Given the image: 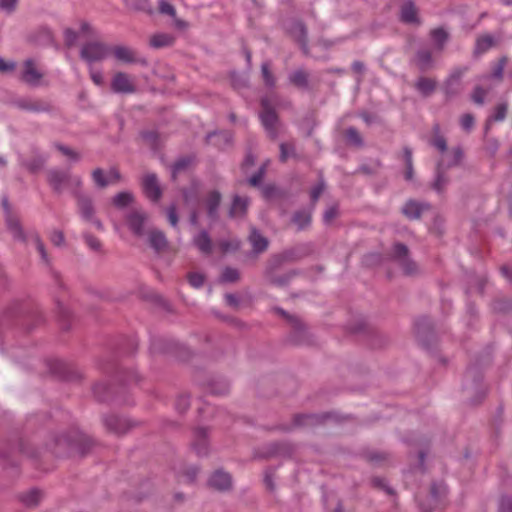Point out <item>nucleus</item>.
<instances>
[{
	"label": "nucleus",
	"instance_id": "obj_7",
	"mask_svg": "<svg viewBox=\"0 0 512 512\" xmlns=\"http://www.w3.org/2000/svg\"><path fill=\"white\" fill-rule=\"evenodd\" d=\"M394 257L400 262L404 272L408 275H412L417 271V265L408 259V249L403 244H396L393 250Z\"/></svg>",
	"mask_w": 512,
	"mask_h": 512
},
{
	"label": "nucleus",
	"instance_id": "obj_9",
	"mask_svg": "<svg viewBox=\"0 0 512 512\" xmlns=\"http://www.w3.org/2000/svg\"><path fill=\"white\" fill-rule=\"evenodd\" d=\"M70 173L67 171L50 170L48 173L49 184L57 192L66 190L67 181H69Z\"/></svg>",
	"mask_w": 512,
	"mask_h": 512
},
{
	"label": "nucleus",
	"instance_id": "obj_26",
	"mask_svg": "<svg viewBox=\"0 0 512 512\" xmlns=\"http://www.w3.org/2000/svg\"><path fill=\"white\" fill-rule=\"evenodd\" d=\"M195 436L196 441L193 446L196 453L200 456L205 455L207 453L206 430L198 429Z\"/></svg>",
	"mask_w": 512,
	"mask_h": 512
},
{
	"label": "nucleus",
	"instance_id": "obj_43",
	"mask_svg": "<svg viewBox=\"0 0 512 512\" xmlns=\"http://www.w3.org/2000/svg\"><path fill=\"white\" fill-rule=\"evenodd\" d=\"M184 200L185 202L190 205L192 208H194V205L197 202L198 198V190L196 186H193L190 191L184 192Z\"/></svg>",
	"mask_w": 512,
	"mask_h": 512
},
{
	"label": "nucleus",
	"instance_id": "obj_37",
	"mask_svg": "<svg viewBox=\"0 0 512 512\" xmlns=\"http://www.w3.org/2000/svg\"><path fill=\"white\" fill-rule=\"evenodd\" d=\"M446 494V487L444 484H434L431 487V499L435 506L439 503L440 499Z\"/></svg>",
	"mask_w": 512,
	"mask_h": 512
},
{
	"label": "nucleus",
	"instance_id": "obj_45",
	"mask_svg": "<svg viewBox=\"0 0 512 512\" xmlns=\"http://www.w3.org/2000/svg\"><path fill=\"white\" fill-rule=\"evenodd\" d=\"M294 154V147L292 144L282 143L280 145V160L286 161L290 156Z\"/></svg>",
	"mask_w": 512,
	"mask_h": 512
},
{
	"label": "nucleus",
	"instance_id": "obj_24",
	"mask_svg": "<svg viewBox=\"0 0 512 512\" xmlns=\"http://www.w3.org/2000/svg\"><path fill=\"white\" fill-rule=\"evenodd\" d=\"M415 61L421 69H428L432 65V51L429 48H421L417 52Z\"/></svg>",
	"mask_w": 512,
	"mask_h": 512
},
{
	"label": "nucleus",
	"instance_id": "obj_33",
	"mask_svg": "<svg viewBox=\"0 0 512 512\" xmlns=\"http://www.w3.org/2000/svg\"><path fill=\"white\" fill-rule=\"evenodd\" d=\"M133 195L129 192H120L113 198V204L116 207L123 208L132 203Z\"/></svg>",
	"mask_w": 512,
	"mask_h": 512
},
{
	"label": "nucleus",
	"instance_id": "obj_48",
	"mask_svg": "<svg viewBox=\"0 0 512 512\" xmlns=\"http://www.w3.org/2000/svg\"><path fill=\"white\" fill-rule=\"evenodd\" d=\"M346 138L349 142H351L354 145H360L361 144V137L358 133V131L354 128H349L346 131Z\"/></svg>",
	"mask_w": 512,
	"mask_h": 512
},
{
	"label": "nucleus",
	"instance_id": "obj_18",
	"mask_svg": "<svg viewBox=\"0 0 512 512\" xmlns=\"http://www.w3.org/2000/svg\"><path fill=\"white\" fill-rule=\"evenodd\" d=\"M493 84L480 82L473 90L471 98L475 104L483 105L485 102V97L489 93L491 89H493Z\"/></svg>",
	"mask_w": 512,
	"mask_h": 512
},
{
	"label": "nucleus",
	"instance_id": "obj_10",
	"mask_svg": "<svg viewBox=\"0 0 512 512\" xmlns=\"http://www.w3.org/2000/svg\"><path fill=\"white\" fill-rule=\"evenodd\" d=\"M158 9L161 14L168 15L173 19V25L179 30H185L188 23L176 17V10L174 6L167 0H159Z\"/></svg>",
	"mask_w": 512,
	"mask_h": 512
},
{
	"label": "nucleus",
	"instance_id": "obj_15",
	"mask_svg": "<svg viewBox=\"0 0 512 512\" xmlns=\"http://www.w3.org/2000/svg\"><path fill=\"white\" fill-rule=\"evenodd\" d=\"M210 486L218 490H226L231 485V477L228 473L223 471H216L209 480Z\"/></svg>",
	"mask_w": 512,
	"mask_h": 512
},
{
	"label": "nucleus",
	"instance_id": "obj_47",
	"mask_svg": "<svg viewBox=\"0 0 512 512\" xmlns=\"http://www.w3.org/2000/svg\"><path fill=\"white\" fill-rule=\"evenodd\" d=\"M69 178L70 179H69V181H67V184H66V190L69 189L72 191H76L77 189H79L81 187L82 180L79 176L70 174Z\"/></svg>",
	"mask_w": 512,
	"mask_h": 512
},
{
	"label": "nucleus",
	"instance_id": "obj_5",
	"mask_svg": "<svg viewBox=\"0 0 512 512\" xmlns=\"http://www.w3.org/2000/svg\"><path fill=\"white\" fill-rule=\"evenodd\" d=\"M111 89L115 93L131 94L136 91V85L134 79L128 74L118 72L112 78Z\"/></svg>",
	"mask_w": 512,
	"mask_h": 512
},
{
	"label": "nucleus",
	"instance_id": "obj_31",
	"mask_svg": "<svg viewBox=\"0 0 512 512\" xmlns=\"http://www.w3.org/2000/svg\"><path fill=\"white\" fill-rule=\"evenodd\" d=\"M221 196L218 192L212 191L206 200V206L208 209V214L211 218L216 216L217 208L220 204Z\"/></svg>",
	"mask_w": 512,
	"mask_h": 512
},
{
	"label": "nucleus",
	"instance_id": "obj_13",
	"mask_svg": "<svg viewBox=\"0 0 512 512\" xmlns=\"http://www.w3.org/2000/svg\"><path fill=\"white\" fill-rule=\"evenodd\" d=\"M105 425L116 434H123L129 428V423L126 419L114 415L105 418Z\"/></svg>",
	"mask_w": 512,
	"mask_h": 512
},
{
	"label": "nucleus",
	"instance_id": "obj_29",
	"mask_svg": "<svg viewBox=\"0 0 512 512\" xmlns=\"http://www.w3.org/2000/svg\"><path fill=\"white\" fill-rule=\"evenodd\" d=\"M27 241L29 243H31L35 247V249L40 254V257H41L42 261L44 263L48 264L49 263V258H48V255H47V252L45 250L44 244L41 241L40 237L36 233H33V234H31L27 238Z\"/></svg>",
	"mask_w": 512,
	"mask_h": 512
},
{
	"label": "nucleus",
	"instance_id": "obj_39",
	"mask_svg": "<svg viewBox=\"0 0 512 512\" xmlns=\"http://www.w3.org/2000/svg\"><path fill=\"white\" fill-rule=\"evenodd\" d=\"M405 162H406V171H405V179L407 181H411L413 179V167H412V152L410 149H404Z\"/></svg>",
	"mask_w": 512,
	"mask_h": 512
},
{
	"label": "nucleus",
	"instance_id": "obj_54",
	"mask_svg": "<svg viewBox=\"0 0 512 512\" xmlns=\"http://www.w3.org/2000/svg\"><path fill=\"white\" fill-rule=\"evenodd\" d=\"M50 240L55 246H61L64 244V235L59 230H54L50 235Z\"/></svg>",
	"mask_w": 512,
	"mask_h": 512
},
{
	"label": "nucleus",
	"instance_id": "obj_59",
	"mask_svg": "<svg viewBox=\"0 0 512 512\" xmlns=\"http://www.w3.org/2000/svg\"><path fill=\"white\" fill-rule=\"evenodd\" d=\"M264 172H265V167H262L257 174L250 177V179H249L250 185H252V186L259 185L260 182L262 181Z\"/></svg>",
	"mask_w": 512,
	"mask_h": 512
},
{
	"label": "nucleus",
	"instance_id": "obj_4",
	"mask_svg": "<svg viewBox=\"0 0 512 512\" xmlns=\"http://www.w3.org/2000/svg\"><path fill=\"white\" fill-rule=\"evenodd\" d=\"M92 180L97 188L103 189L109 185L118 183L120 181V174L114 168H111L108 171L97 168L92 172Z\"/></svg>",
	"mask_w": 512,
	"mask_h": 512
},
{
	"label": "nucleus",
	"instance_id": "obj_14",
	"mask_svg": "<svg viewBox=\"0 0 512 512\" xmlns=\"http://www.w3.org/2000/svg\"><path fill=\"white\" fill-rule=\"evenodd\" d=\"M3 206L6 211V223H7L8 229L11 231L14 238L22 239L23 232L20 227V223L16 217H14L10 214L7 200L3 201Z\"/></svg>",
	"mask_w": 512,
	"mask_h": 512
},
{
	"label": "nucleus",
	"instance_id": "obj_55",
	"mask_svg": "<svg viewBox=\"0 0 512 512\" xmlns=\"http://www.w3.org/2000/svg\"><path fill=\"white\" fill-rule=\"evenodd\" d=\"M85 241H86V244H87V245H88L92 250L97 251V250H99V249H100V247H101L100 241H99L96 237H94V236H92V235H88V234H86V235H85Z\"/></svg>",
	"mask_w": 512,
	"mask_h": 512
},
{
	"label": "nucleus",
	"instance_id": "obj_34",
	"mask_svg": "<svg viewBox=\"0 0 512 512\" xmlns=\"http://www.w3.org/2000/svg\"><path fill=\"white\" fill-rule=\"evenodd\" d=\"M41 496H42V494L39 490L33 489V490H30L29 492L25 493L21 499L25 505L34 506V505L38 504V502L41 499Z\"/></svg>",
	"mask_w": 512,
	"mask_h": 512
},
{
	"label": "nucleus",
	"instance_id": "obj_36",
	"mask_svg": "<svg viewBox=\"0 0 512 512\" xmlns=\"http://www.w3.org/2000/svg\"><path fill=\"white\" fill-rule=\"evenodd\" d=\"M416 86L419 91H421L425 95H428L434 90L435 82L430 78H420Z\"/></svg>",
	"mask_w": 512,
	"mask_h": 512
},
{
	"label": "nucleus",
	"instance_id": "obj_21",
	"mask_svg": "<svg viewBox=\"0 0 512 512\" xmlns=\"http://www.w3.org/2000/svg\"><path fill=\"white\" fill-rule=\"evenodd\" d=\"M148 239L151 247H153L157 251H161L166 248L167 246V240L165 235L155 229H151L148 232Z\"/></svg>",
	"mask_w": 512,
	"mask_h": 512
},
{
	"label": "nucleus",
	"instance_id": "obj_2",
	"mask_svg": "<svg viewBox=\"0 0 512 512\" xmlns=\"http://www.w3.org/2000/svg\"><path fill=\"white\" fill-rule=\"evenodd\" d=\"M110 54V47L102 42L92 41L84 44L80 51L81 58L91 66L102 61Z\"/></svg>",
	"mask_w": 512,
	"mask_h": 512
},
{
	"label": "nucleus",
	"instance_id": "obj_50",
	"mask_svg": "<svg viewBox=\"0 0 512 512\" xmlns=\"http://www.w3.org/2000/svg\"><path fill=\"white\" fill-rule=\"evenodd\" d=\"M90 77H91V80L98 86H101L103 85L104 83V78H103V74L100 70H96L94 68H92L90 66Z\"/></svg>",
	"mask_w": 512,
	"mask_h": 512
},
{
	"label": "nucleus",
	"instance_id": "obj_1",
	"mask_svg": "<svg viewBox=\"0 0 512 512\" xmlns=\"http://www.w3.org/2000/svg\"><path fill=\"white\" fill-rule=\"evenodd\" d=\"M429 144L437 149L441 154V158L437 165L436 179L433 183V189L438 193H441L444 191L448 183V179L444 175L445 166L450 167L457 165L460 162L463 153L462 150L458 147L448 151L447 141L441 132V127L439 124L433 125L431 136L429 138Z\"/></svg>",
	"mask_w": 512,
	"mask_h": 512
},
{
	"label": "nucleus",
	"instance_id": "obj_27",
	"mask_svg": "<svg viewBox=\"0 0 512 512\" xmlns=\"http://www.w3.org/2000/svg\"><path fill=\"white\" fill-rule=\"evenodd\" d=\"M423 209L424 206L422 204L415 201H408L402 211L408 218L416 219L421 215Z\"/></svg>",
	"mask_w": 512,
	"mask_h": 512
},
{
	"label": "nucleus",
	"instance_id": "obj_40",
	"mask_svg": "<svg viewBox=\"0 0 512 512\" xmlns=\"http://www.w3.org/2000/svg\"><path fill=\"white\" fill-rule=\"evenodd\" d=\"M221 279L224 282H236L239 279V272L237 269L227 267L224 269Z\"/></svg>",
	"mask_w": 512,
	"mask_h": 512
},
{
	"label": "nucleus",
	"instance_id": "obj_28",
	"mask_svg": "<svg viewBox=\"0 0 512 512\" xmlns=\"http://www.w3.org/2000/svg\"><path fill=\"white\" fill-rule=\"evenodd\" d=\"M290 33L292 36L303 46L305 47L306 44V29L304 25L299 22L295 21L292 23L291 27L289 28Z\"/></svg>",
	"mask_w": 512,
	"mask_h": 512
},
{
	"label": "nucleus",
	"instance_id": "obj_49",
	"mask_svg": "<svg viewBox=\"0 0 512 512\" xmlns=\"http://www.w3.org/2000/svg\"><path fill=\"white\" fill-rule=\"evenodd\" d=\"M188 281L191 286H193L195 288H199L204 283V276L199 273H191L188 276Z\"/></svg>",
	"mask_w": 512,
	"mask_h": 512
},
{
	"label": "nucleus",
	"instance_id": "obj_16",
	"mask_svg": "<svg viewBox=\"0 0 512 512\" xmlns=\"http://www.w3.org/2000/svg\"><path fill=\"white\" fill-rule=\"evenodd\" d=\"M110 53H112L117 60L124 63H132L135 61L134 51L127 46H114L110 48Z\"/></svg>",
	"mask_w": 512,
	"mask_h": 512
},
{
	"label": "nucleus",
	"instance_id": "obj_38",
	"mask_svg": "<svg viewBox=\"0 0 512 512\" xmlns=\"http://www.w3.org/2000/svg\"><path fill=\"white\" fill-rule=\"evenodd\" d=\"M310 214L306 211H300L295 213L293 222L300 228L303 229L310 223Z\"/></svg>",
	"mask_w": 512,
	"mask_h": 512
},
{
	"label": "nucleus",
	"instance_id": "obj_52",
	"mask_svg": "<svg viewBox=\"0 0 512 512\" xmlns=\"http://www.w3.org/2000/svg\"><path fill=\"white\" fill-rule=\"evenodd\" d=\"M56 148H57L60 152H62L64 155H66L67 157H69V158H71V159H73V160H75V161H77V160H79V159H80L79 154H78L77 152H75V151L71 150V149H70V148H68V147H65V146H63V145L58 144V145H56Z\"/></svg>",
	"mask_w": 512,
	"mask_h": 512
},
{
	"label": "nucleus",
	"instance_id": "obj_41",
	"mask_svg": "<svg viewBox=\"0 0 512 512\" xmlns=\"http://www.w3.org/2000/svg\"><path fill=\"white\" fill-rule=\"evenodd\" d=\"M474 123H475V119H474L473 115L470 113L464 114L460 118V126L466 132L471 131V129L474 126Z\"/></svg>",
	"mask_w": 512,
	"mask_h": 512
},
{
	"label": "nucleus",
	"instance_id": "obj_19",
	"mask_svg": "<svg viewBox=\"0 0 512 512\" xmlns=\"http://www.w3.org/2000/svg\"><path fill=\"white\" fill-rule=\"evenodd\" d=\"M508 111V104L503 102L498 104L494 110L493 113L488 117L486 124H485V130L486 132L490 129L492 122H500L503 121L506 118Z\"/></svg>",
	"mask_w": 512,
	"mask_h": 512
},
{
	"label": "nucleus",
	"instance_id": "obj_3",
	"mask_svg": "<svg viewBox=\"0 0 512 512\" xmlns=\"http://www.w3.org/2000/svg\"><path fill=\"white\" fill-rule=\"evenodd\" d=\"M261 106V122L265 127L266 131L269 133V135L274 138L276 136V128L278 123V117L276 115L274 107L271 105L269 99L267 98L262 99Z\"/></svg>",
	"mask_w": 512,
	"mask_h": 512
},
{
	"label": "nucleus",
	"instance_id": "obj_60",
	"mask_svg": "<svg viewBox=\"0 0 512 512\" xmlns=\"http://www.w3.org/2000/svg\"><path fill=\"white\" fill-rule=\"evenodd\" d=\"M168 221L173 227L177 225L178 217L175 206H171L168 210Z\"/></svg>",
	"mask_w": 512,
	"mask_h": 512
},
{
	"label": "nucleus",
	"instance_id": "obj_63",
	"mask_svg": "<svg viewBox=\"0 0 512 512\" xmlns=\"http://www.w3.org/2000/svg\"><path fill=\"white\" fill-rule=\"evenodd\" d=\"M336 214H337V210H336V208H335V207H331V208H329V209L325 212V214H324V219H325V221H326V222H330V221H332V220L335 218Z\"/></svg>",
	"mask_w": 512,
	"mask_h": 512
},
{
	"label": "nucleus",
	"instance_id": "obj_20",
	"mask_svg": "<svg viewBox=\"0 0 512 512\" xmlns=\"http://www.w3.org/2000/svg\"><path fill=\"white\" fill-rule=\"evenodd\" d=\"M249 242L255 253H261L268 247V240L262 236L256 229H252L249 235Z\"/></svg>",
	"mask_w": 512,
	"mask_h": 512
},
{
	"label": "nucleus",
	"instance_id": "obj_53",
	"mask_svg": "<svg viewBox=\"0 0 512 512\" xmlns=\"http://www.w3.org/2000/svg\"><path fill=\"white\" fill-rule=\"evenodd\" d=\"M126 7L133 10L143 9L146 3V0H123Z\"/></svg>",
	"mask_w": 512,
	"mask_h": 512
},
{
	"label": "nucleus",
	"instance_id": "obj_22",
	"mask_svg": "<svg viewBox=\"0 0 512 512\" xmlns=\"http://www.w3.org/2000/svg\"><path fill=\"white\" fill-rule=\"evenodd\" d=\"M248 207V199L245 197L235 196L230 209V216L233 218L241 217L245 214Z\"/></svg>",
	"mask_w": 512,
	"mask_h": 512
},
{
	"label": "nucleus",
	"instance_id": "obj_11",
	"mask_svg": "<svg viewBox=\"0 0 512 512\" xmlns=\"http://www.w3.org/2000/svg\"><path fill=\"white\" fill-rule=\"evenodd\" d=\"M143 190L146 196L153 201H157L160 198L161 190L154 174H148L144 177Z\"/></svg>",
	"mask_w": 512,
	"mask_h": 512
},
{
	"label": "nucleus",
	"instance_id": "obj_42",
	"mask_svg": "<svg viewBox=\"0 0 512 512\" xmlns=\"http://www.w3.org/2000/svg\"><path fill=\"white\" fill-rule=\"evenodd\" d=\"M291 274H285L283 276H274L272 273H268L267 277L270 283L276 286H283L288 283L291 278Z\"/></svg>",
	"mask_w": 512,
	"mask_h": 512
},
{
	"label": "nucleus",
	"instance_id": "obj_30",
	"mask_svg": "<svg viewBox=\"0 0 512 512\" xmlns=\"http://www.w3.org/2000/svg\"><path fill=\"white\" fill-rule=\"evenodd\" d=\"M496 44L495 39L491 35L479 37L476 42L475 53L482 54Z\"/></svg>",
	"mask_w": 512,
	"mask_h": 512
},
{
	"label": "nucleus",
	"instance_id": "obj_57",
	"mask_svg": "<svg viewBox=\"0 0 512 512\" xmlns=\"http://www.w3.org/2000/svg\"><path fill=\"white\" fill-rule=\"evenodd\" d=\"M15 63L12 61H5L4 59L0 58V72H10L15 69Z\"/></svg>",
	"mask_w": 512,
	"mask_h": 512
},
{
	"label": "nucleus",
	"instance_id": "obj_6",
	"mask_svg": "<svg viewBox=\"0 0 512 512\" xmlns=\"http://www.w3.org/2000/svg\"><path fill=\"white\" fill-rule=\"evenodd\" d=\"M507 63V58L502 57L498 61L494 62L491 66V72L489 74L482 75L478 78L479 82H487L493 84L495 87L502 81L504 68Z\"/></svg>",
	"mask_w": 512,
	"mask_h": 512
},
{
	"label": "nucleus",
	"instance_id": "obj_25",
	"mask_svg": "<svg viewBox=\"0 0 512 512\" xmlns=\"http://www.w3.org/2000/svg\"><path fill=\"white\" fill-rule=\"evenodd\" d=\"M431 39L434 44V49L440 52L443 49L444 43L448 38V34L442 28H437L431 31Z\"/></svg>",
	"mask_w": 512,
	"mask_h": 512
},
{
	"label": "nucleus",
	"instance_id": "obj_64",
	"mask_svg": "<svg viewBox=\"0 0 512 512\" xmlns=\"http://www.w3.org/2000/svg\"><path fill=\"white\" fill-rule=\"evenodd\" d=\"M501 273L503 274V276L509 280L510 282H512V268L508 267V266H503L501 268Z\"/></svg>",
	"mask_w": 512,
	"mask_h": 512
},
{
	"label": "nucleus",
	"instance_id": "obj_51",
	"mask_svg": "<svg viewBox=\"0 0 512 512\" xmlns=\"http://www.w3.org/2000/svg\"><path fill=\"white\" fill-rule=\"evenodd\" d=\"M262 75H263V78H264V81L265 83L268 85V86H273L274 85V78L269 70V64L268 63H263L262 64Z\"/></svg>",
	"mask_w": 512,
	"mask_h": 512
},
{
	"label": "nucleus",
	"instance_id": "obj_35",
	"mask_svg": "<svg viewBox=\"0 0 512 512\" xmlns=\"http://www.w3.org/2000/svg\"><path fill=\"white\" fill-rule=\"evenodd\" d=\"M78 206L82 217L86 220H91L93 216V206L91 201L88 199H80Z\"/></svg>",
	"mask_w": 512,
	"mask_h": 512
},
{
	"label": "nucleus",
	"instance_id": "obj_62",
	"mask_svg": "<svg viewBox=\"0 0 512 512\" xmlns=\"http://www.w3.org/2000/svg\"><path fill=\"white\" fill-rule=\"evenodd\" d=\"M324 187H323V184H319L317 185L316 187H314L311 191V198L313 201H316L319 196L321 195L322 191H323Z\"/></svg>",
	"mask_w": 512,
	"mask_h": 512
},
{
	"label": "nucleus",
	"instance_id": "obj_44",
	"mask_svg": "<svg viewBox=\"0 0 512 512\" xmlns=\"http://www.w3.org/2000/svg\"><path fill=\"white\" fill-rule=\"evenodd\" d=\"M64 40L67 46L72 47L78 40V33L68 28L64 31Z\"/></svg>",
	"mask_w": 512,
	"mask_h": 512
},
{
	"label": "nucleus",
	"instance_id": "obj_12",
	"mask_svg": "<svg viewBox=\"0 0 512 512\" xmlns=\"http://www.w3.org/2000/svg\"><path fill=\"white\" fill-rule=\"evenodd\" d=\"M42 78V74L38 71L33 60H26L22 72V79L29 84H37Z\"/></svg>",
	"mask_w": 512,
	"mask_h": 512
},
{
	"label": "nucleus",
	"instance_id": "obj_23",
	"mask_svg": "<svg viewBox=\"0 0 512 512\" xmlns=\"http://www.w3.org/2000/svg\"><path fill=\"white\" fill-rule=\"evenodd\" d=\"M401 19L406 23L417 22V10L411 1H407L402 5Z\"/></svg>",
	"mask_w": 512,
	"mask_h": 512
},
{
	"label": "nucleus",
	"instance_id": "obj_58",
	"mask_svg": "<svg viewBox=\"0 0 512 512\" xmlns=\"http://www.w3.org/2000/svg\"><path fill=\"white\" fill-rule=\"evenodd\" d=\"M189 397L188 396H181L178 398L177 402H176V408L180 411V412H183L185 411L188 407H189Z\"/></svg>",
	"mask_w": 512,
	"mask_h": 512
},
{
	"label": "nucleus",
	"instance_id": "obj_17",
	"mask_svg": "<svg viewBox=\"0 0 512 512\" xmlns=\"http://www.w3.org/2000/svg\"><path fill=\"white\" fill-rule=\"evenodd\" d=\"M175 41V37L169 33H156L150 37L149 43L153 48H163L171 46Z\"/></svg>",
	"mask_w": 512,
	"mask_h": 512
},
{
	"label": "nucleus",
	"instance_id": "obj_46",
	"mask_svg": "<svg viewBox=\"0 0 512 512\" xmlns=\"http://www.w3.org/2000/svg\"><path fill=\"white\" fill-rule=\"evenodd\" d=\"M190 163L188 158L179 159L172 168V176L175 178L177 174L181 173Z\"/></svg>",
	"mask_w": 512,
	"mask_h": 512
},
{
	"label": "nucleus",
	"instance_id": "obj_61",
	"mask_svg": "<svg viewBox=\"0 0 512 512\" xmlns=\"http://www.w3.org/2000/svg\"><path fill=\"white\" fill-rule=\"evenodd\" d=\"M291 80L297 85H304L306 83L305 74L302 72H296L292 75Z\"/></svg>",
	"mask_w": 512,
	"mask_h": 512
},
{
	"label": "nucleus",
	"instance_id": "obj_32",
	"mask_svg": "<svg viewBox=\"0 0 512 512\" xmlns=\"http://www.w3.org/2000/svg\"><path fill=\"white\" fill-rule=\"evenodd\" d=\"M194 244L203 253H210L211 251V240L206 232L199 233L194 238Z\"/></svg>",
	"mask_w": 512,
	"mask_h": 512
},
{
	"label": "nucleus",
	"instance_id": "obj_56",
	"mask_svg": "<svg viewBox=\"0 0 512 512\" xmlns=\"http://www.w3.org/2000/svg\"><path fill=\"white\" fill-rule=\"evenodd\" d=\"M18 0H0V8L6 12L15 10Z\"/></svg>",
	"mask_w": 512,
	"mask_h": 512
},
{
	"label": "nucleus",
	"instance_id": "obj_8",
	"mask_svg": "<svg viewBox=\"0 0 512 512\" xmlns=\"http://www.w3.org/2000/svg\"><path fill=\"white\" fill-rule=\"evenodd\" d=\"M147 217L146 215L140 211V210H133L127 217V222L129 228L132 230V232L142 237L145 235V224H146Z\"/></svg>",
	"mask_w": 512,
	"mask_h": 512
}]
</instances>
